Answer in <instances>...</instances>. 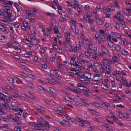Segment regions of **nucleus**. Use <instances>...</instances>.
I'll return each instance as SVG.
<instances>
[{"mask_svg": "<svg viewBox=\"0 0 131 131\" xmlns=\"http://www.w3.org/2000/svg\"><path fill=\"white\" fill-rule=\"evenodd\" d=\"M42 121L40 122L39 123H38L37 125L34 126V128L36 130H38L43 126V124L42 123Z\"/></svg>", "mask_w": 131, "mask_h": 131, "instance_id": "7ed1b4c3", "label": "nucleus"}, {"mask_svg": "<svg viewBox=\"0 0 131 131\" xmlns=\"http://www.w3.org/2000/svg\"><path fill=\"white\" fill-rule=\"evenodd\" d=\"M98 55L96 54H94L93 55V58L94 59H96L98 57Z\"/></svg>", "mask_w": 131, "mask_h": 131, "instance_id": "774afa93", "label": "nucleus"}, {"mask_svg": "<svg viewBox=\"0 0 131 131\" xmlns=\"http://www.w3.org/2000/svg\"><path fill=\"white\" fill-rule=\"evenodd\" d=\"M5 11L3 9H1L0 10V15L3 14L4 13Z\"/></svg>", "mask_w": 131, "mask_h": 131, "instance_id": "e2e57ef3", "label": "nucleus"}, {"mask_svg": "<svg viewBox=\"0 0 131 131\" xmlns=\"http://www.w3.org/2000/svg\"><path fill=\"white\" fill-rule=\"evenodd\" d=\"M0 29L5 34H8V31L6 30L5 27L4 26L0 24Z\"/></svg>", "mask_w": 131, "mask_h": 131, "instance_id": "39448f33", "label": "nucleus"}, {"mask_svg": "<svg viewBox=\"0 0 131 131\" xmlns=\"http://www.w3.org/2000/svg\"><path fill=\"white\" fill-rule=\"evenodd\" d=\"M112 61L115 63H117L119 62V59L115 56H113L112 57Z\"/></svg>", "mask_w": 131, "mask_h": 131, "instance_id": "0eeeda50", "label": "nucleus"}, {"mask_svg": "<svg viewBox=\"0 0 131 131\" xmlns=\"http://www.w3.org/2000/svg\"><path fill=\"white\" fill-rule=\"evenodd\" d=\"M43 126L44 127L45 129L47 130H49L50 128L49 127V124L47 122H45V124Z\"/></svg>", "mask_w": 131, "mask_h": 131, "instance_id": "9d476101", "label": "nucleus"}, {"mask_svg": "<svg viewBox=\"0 0 131 131\" xmlns=\"http://www.w3.org/2000/svg\"><path fill=\"white\" fill-rule=\"evenodd\" d=\"M3 6L5 7V8L7 10H10V9L9 7L5 4H4V5Z\"/></svg>", "mask_w": 131, "mask_h": 131, "instance_id": "a19ab883", "label": "nucleus"}, {"mask_svg": "<svg viewBox=\"0 0 131 131\" xmlns=\"http://www.w3.org/2000/svg\"><path fill=\"white\" fill-rule=\"evenodd\" d=\"M70 5L71 6V7L72 8H74V9H76L77 7H78L79 6V5H78L77 4H74L73 5H72L71 3H70Z\"/></svg>", "mask_w": 131, "mask_h": 131, "instance_id": "6ab92c4d", "label": "nucleus"}, {"mask_svg": "<svg viewBox=\"0 0 131 131\" xmlns=\"http://www.w3.org/2000/svg\"><path fill=\"white\" fill-rule=\"evenodd\" d=\"M104 15H105V17L108 18H110L111 17L110 16V14H108L107 13H106Z\"/></svg>", "mask_w": 131, "mask_h": 131, "instance_id": "8fccbe9b", "label": "nucleus"}, {"mask_svg": "<svg viewBox=\"0 0 131 131\" xmlns=\"http://www.w3.org/2000/svg\"><path fill=\"white\" fill-rule=\"evenodd\" d=\"M77 11L78 12V13H76V15L77 16H79L80 14L82 13L81 9L79 8V7H78L77 8Z\"/></svg>", "mask_w": 131, "mask_h": 131, "instance_id": "cd10ccee", "label": "nucleus"}, {"mask_svg": "<svg viewBox=\"0 0 131 131\" xmlns=\"http://www.w3.org/2000/svg\"><path fill=\"white\" fill-rule=\"evenodd\" d=\"M89 110L90 112H91L93 113L94 114H95L97 115L98 114V113L96 111L93 109H90Z\"/></svg>", "mask_w": 131, "mask_h": 131, "instance_id": "c9c22d12", "label": "nucleus"}, {"mask_svg": "<svg viewBox=\"0 0 131 131\" xmlns=\"http://www.w3.org/2000/svg\"><path fill=\"white\" fill-rule=\"evenodd\" d=\"M121 47L120 46L117 45L115 47V49L117 51H119L121 49Z\"/></svg>", "mask_w": 131, "mask_h": 131, "instance_id": "3c124183", "label": "nucleus"}, {"mask_svg": "<svg viewBox=\"0 0 131 131\" xmlns=\"http://www.w3.org/2000/svg\"><path fill=\"white\" fill-rule=\"evenodd\" d=\"M81 70V67H77V68H76L75 69V70H77V71H79L77 72H77H75L77 73H75V74L76 75H78L81 72L80 71V70Z\"/></svg>", "mask_w": 131, "mask_h": 131, "instance_id": "2eb2a0df", "label": "nucleus"}, {"mask_svg": "<svg viewBox=\"0 0 131 131\" xmlns=\"http://www.w3.org/2000/svg\"><path fill=\"white\" fill-rule=\"evenodd\" d=\"M91 104L95 105V106H97V107H99L100 106V104H99L98 103H96V102H91L90 103Z\"/></svg>", "mask_w": 131, "mask_h": 131, "instance_id": "c03bdc74", "label": "nucleus"}, {"mask_svg": "<svg viewBox=\"0 0 131 131\" xmlns=\"http://www.w3.org/2000/svg\"><path fill=\"white\" fill-rule=\"evenodd\" d=\"M101 75L99 74H95L93 78V80L95 81H98L100 80L101 79L100 77Z\"/></svg>", "mask_w": 131, "mask_h": 131, "instance_id": "423d86ee", "label": "nucleus"}, {"mask_svg": "<svg viewBox=\"0 0 131 131\" xmlns=\"http://www.w3.org/2000/svg\"><path fill=\"white\" fill-rule=\"evenodd\" d=\"M120 24L123 25V27L125 28L126 27L125 25V22L123 20H120L119 21Z\"/></svg>", "mask_w": 131, "mask_h": 131, "instance_id": "c756f323", "label": "nucleus"}, {"mask_svg": "<svg viewBox=\"0 0 131 131\" xmlns=\"http://www.w3.org/2000/svg\"><path fill=\"white\" fill-rule=\"evenodd\" d=\"M122 41H123V44L125 45H126L127 44V42L125 40L124 38H122Z\"/></svg>", "mask_w": 131, "mask_h": 131, "instance_id": "6e6d98bb", "label": "nucleus"}, {"mask_svg": "<svg viewBox=\"0 0 131 131\" xmlns=\"http://www.w3.org/2000/svg\"><path fill=\"white\" fill-rule=\"evenodd\" d=\"M27 77H29L33 80H35L36 79V77L32 74L28 75Z\"/></svg>", "mask_w": 131, "mask_h": 131, "instance_id": "aec40b11", "label": "nucleus"}, {"mask_svg": "<svg viewBox=\"0 0 131 131\" xmlns=\"http://www.w3.org/2000/svg\"><path fill=\"white\" fill-rule=\"evenodd\" d=\"M96 23L98 25H101L102 24V20H101V19L100 18L96 20Z\"/></svg>", "mask_w": 131, "mask_h": 131, "instance_id": "bb28decb", "label": "nucleus"}, {"mask_svg": "<svg viewBox=\"0 0 131 131\" xmlns=\"http://www.w3.org/2000/svg\"><path fill=\"white\" fill-rule=\"evenodd\" d=\"M75 119L78 122H80L81 121H82L83 120L82 119L79 118L78 117H75Z\"/></svg>", "mask_w": 131, "mask_h": 131, "instance_id": "864d4df0", "label": "nucleus"}, {"mask_svg": "<svg viewBox=\"0 0 131 131\" xmlns=\"http://www.w3.org/2000/svg\"><path fill=\"white\" fill-rule=\"evenodd\" d=\"M7 117L8 118L12 119L13 120H16L15 118H14V116L13 115H8L7 116Z\"/></svg>", "mask_w": 131, "mask_h": 131, "instance_id": "ea45409f", "label": "nucleus"}, {"mask_svg": "<svg viewBox=\"0 0 131 131\" xmlns=\"http://www.w3.org/2000/svg\"><path fill=\"white\" fill-rule=\"evenodd\" d=\"M23 25L26 28L29 29L30 28V26L28 25V23L26 21H24L23 22Z\"/></svg>", "mask_w": 131, "mask_h": 131, "instance_id": "ddd939ff", "label": "nucleus"}, {"mask_svg": "<svg viewBox=\"0 0 131 131\" xmlns=\"http://www.w3.org/2000/svg\"><path fill=\"white\" fill-rule=\"evenodd\" d=\"M46 13L48 16H50L52 17L55 16V14L54 13H51L49 12H46Z\"/></svg>", "mask_w": 131, "mask_h": 131, "instance_id": "393cba45", "label": "nucleus"}, {"mask_svg": "<svg viewBox=\"0 0 131 131\" xmlns=\"http://www.w3.org/2000/svg\"><path fill=\"white\" fill-rule=\"evenodd\" d=\"M15 119L16 120H14V125L17 126L18 125H20L21 122V121L17 119V118H15Z\"/></svg>", "mask_w": 131, "mask_h": 131, "instance_id": "1a4fd4ad", "label": "nucleus"}, {"mask_svg": "<svg viewBox=\"0 0 131 131\" xmlns=\"http://www.w3.org/2000/svg\"><path fill=\"white\" fill-rule=\"evenodd\" d=\"M84 123L83 121L82 120V121L79 122V125L85 128L86 127V126L84 124Z\"/></svg>", "mask_w": 131, "mask_h": 131, "instance_id": "2f4dec72", "label": "nucleus"}, {"mask_svg": "<svg viewBox=\"0 0 131 131\" xmlns=\"http://www.w3.org/2000/svg\"><path fill=\"white\" fill-rule=\"evenodd\" d=\"M112 61H111L108 59H107L106 61V63L108 64H111L112 62Z\"/></svg>", "mask_w": 131, "mask_h": 131, "instance_id": "13d9d810", "label": "nucleus"}, {"mask_svg": "<svg viewBox=\"0 0 131 131\" xmlns=\"http://www.w3.org/2000/svg\"><path fill=\"white\" fill-rule=\"evenodd\" d=\"M74 88L75 90L76 93H79L81 91V90L80 88L77 87H75V88Z\"/></svg>", "mask_w": 131, "mask_h": 131, "instance_id": "4c0bfd02", "label": "nucleus"}, {"mask_svg": "<svg viewBox=\"0 0 131 131\" xmlns=\"http://www.w3.org/2000/svg\"><path fill=\"white\" fill-rule=\"evenodd\" d=\"M105 74V77L106 78H109L111 76V73L110 71L106 72Z\"/></svg>", "mask_w": 131, "mask_h": 131, "instance_id": "9b49d317", "label": "nucleus"}, {"mask_svg": "<svg viewBox=\"0 0 131 131\" xmlns=\"http://www.w3.org/2000/svg\"><path fill=\"white\" fill-rule=\"evenodd\" d=\"M79 43L80 44V45H83V41L82 40H80L79 41Z\"/></svg>", "mask_w": 131, "mask_h": 131, "instance_id": "0e129e2a", "label": "nucleus"}, {"mask_svg": "<svg viewBox=\"0 0 131 131\" xmlns=\"http://www.w3.org/2000/svg\"><path fill=\"white\" fill-rule=\"evenodd\" d=\"M6 14L7 15V17L10 20H11V17L12 16V11L11 10H8L6 11Z\"/></svg>", "mask_w": 131, "mask_h": 131, "instance_id": "20e7f679", "label": "nucleus"}, {"mask_svg": "<svg viewBox=\"0 0 131 131\" xmlns=\"http://www.w3.org/2000/svg\"><path fill=\"white\" fill-rule=\"evenodd\" d=\"M67 10L70 14H72V11L70 8H67Z\"/></svg>", "mask_w": 131, "mask_h": 131, "instance_id": "bf43d9fd", "label": "nucleus"}, {"mask_svg": "<svg viewBox=\"0 0 131 131\" xmlns=\"http://www.w3.org/2000/svg\"><path fill=\"white\" fill-rule=\"evenodd\" d=\"M6 98H7V96L6 95H1V99L2 100H4Z\"/></svg>", "mask_w": 131, "mask_h": 131, "instance_id": "473e14b6", "label": "nucleus"}, {"mask_svg": "<svg viewBox=\"0 0 131 131\" xmlns=\"http://www.w3.org/2000/svg\"><path fill=\"white\" fill-rule=\"evenodd\" d=\"M49 90L51 93L52 94H54V90L53 88L50 87L49 88Z\"/></svg>", "mask_w": 131, "mask_h": 131, "instance_id": "de8ad7c7", "label": "nucleus"}, {"mask_svg": "<svg viewBox=\"0 0 131 131\" xmlns=\"http://www.w3.org/2000/svg\"><path fill=\"white\" fill-rule=\"evenodd\" d=\"M83 87L84 88V89H83V91H85L86 92H89V89L86 88L84 86H83Z\"/></svg>", "mask_w": 131, "mask_h": 131, "instance_id": "680f3d73", "label": "nucleus"}, {"mask_svg": "<svg viewBox=\"0 0 131 131\" xmlns=\"http://www.w3.org/2000/svg\"><path fill=\"white\" fill-rule=\"evenodd\" d=\"M15 81H16L17 83L18 84H22L23 82L20 79L16 78H15Z\"/></svg>", "mask_w": 131, "mask_h": 131, "instance_id": "4468645a", "label": "nucleus"}, {"mask_svg": "<svg viewBox=\"0 0 131 131\" xmlns=\"http://www.w3.org/2000/svg\"><path fill=\"white\" fill-rule=\"evenodd\" d=\"M103 10L104 12L108 13L109 14H110L111 13V12L109 8H104Z\"/></svg>", "mask_w": 131, "mask_h": 131, "instance_id": "a878e982", "label": "nucleus"}, {"mask_svg": "<svg viewBox=\"0 0 131 131\" xmlns=\"http://www.w3.org/2000/svg\"><path fill=\"white\" fill-rule=\"evenodd\" d=\"M76 26L75 24H72L71 25V29H75Z\"/></svg>", "mask_w": 131, "mask_h": 131, "instance_id": "09e8293b", "label": "nucleus"}, {"mask_svg": "<svg viewBox=\"0 0 131 131\" xmlns=\"http://www.w3.org/2000/svg\"><path fill=\"white\" fill-rule=\"evenodd\" d=\"M70 40V37H66L65 39V41L66 43L69 42Z\"/></svg>", "mask_w": 131, "mask_h": 131, "instance_id": "a18cd8bd", "label": "nucleus"}, {"mask_svg": "<svg viewBox=\"0 0 131 131\" xmlns=\"http://www.w3.org/2000/svg\"><path fill=\"white\" fill-rule=\"evenodd\" d=\"M93 66L92 63L90 64L89 66H88L87 67V70H89L90 68H93Z\"/></svg>", "mask_w": 131, "mask_h": 131, "instance_id": "5fc2aeb1", "label": "nucleus"}, {"mask_svg": "<svg viewBox=\"0 0 131 131\" xmlns=\"http://www.w3.org/2000/svg\"><path fill=\"white\" fill-rule=\"evenodd\" d=\"M27 85L28 86H29V87L33 88L34 87V86L32 83L30 82H27Z\"/></svg>", "mask_w": 131, "mask_h": 131, "instance_id": "c85d7f7f", "label": "nucleus"}, {"mask_svg": "<svg viewBox=\"0 0 131 131\" xmlns=\"http://www.w3.org/2000/svg\"><path fill=\"white\" fill-rule=\"evenodd\" d=\"M53 30L55 33L57 34L59 32L58 29L56 27H54L53 28Z\"/></svg>", "mask_w": 131, "mask_h": 131, "instance_id": "4d7b16f0", "label": "nucleus"}, {"mask_svg": "<svg viewBox=\"0 0 131 131\" xmlns=\"http://www.w3.org/2000/svg\"><path fill=\"white\" fill-rule=\"evenodd\" d=\"M14 130L15 131H21V128L20 126H18L15 127Z\"/></svg>", "mask_w": 131, "mask_h": 131, "instance_id": "4be33fe9", "label": "nucleus"}, {"mask_svg": "<svg viewBox=\"0 0 131 131\" xmlns=\"http://www.w3.org/2000/svg\"><path fill=\"white\" fill-rule=\"evenodd\" d=\"M1 21L2 22L1 23L3 24L7 25L8 24V22L6 20H1Z\"/></svg>", "mask_w": 131, "mask_h": 131, "instance_id": "49530a36", "label": "nucleus"}, {"mask_svg": "<svg viewBox=\"0 0 131 131\" xmlns=\"http://www.w3.org/2000/svg\"><path fill=\"white\" fill-rule=\"evenodd\" d=\"M123 115V116L125 117V118L127 119L129 118V115L128 114L126 113H124Z\"/></svg>", "mask_w": 131, "mask_h": 131, "instance_id": "e433bc0d", "label": "nucleus"}, {"mask_svg": "<svg viewBox=\"0 0 131 131\" xmlns=\"http://www.w3.org/2000/svg\"><path fill=\"white\" fill-rule=\"evenodd\" d=\"M100 35L101 36H102V35H103V34H105V32H108V31L107 30H105V32H104L103 30H100Z\"/></svg>", "mask_w": 131, "mask_h": 131, "instance_id": "7c9ffc66", "label": "nucleus"}, {"mask_svg": "<svg viewBox=\"0 0 131 131\" xmlns=\"http://www.w3.org/2000/svg\"><path fill=\"white\" fill-rule=\"evenodd\" d=\"M19 74L24 77L26 78V75L23 72H19Z\"/></svg>", "mask_w": 131, "mask_h": 131, "instance_id": "72a5a7b5", "label": "nucleus"}, {"mask_svg": "<svg viewBox=\"0 0 131 131\" xmlns=\"http://www.w3.org/2000/svg\"><path fill=\"white\" fill-rule=\"evenodd\" d=\"M101 47L102 52L104 53H106L107 51L106 48L103 45Z\"/></svg>", "mask_w": 131, "mask_h": 131, "instance_id": "5701e85b", "label": "nucleus"}, {"mask_svg": "<svg viewBox=\"0 0 131 131\" xmlns=\"http://www.w3.org/2000/svg\"><path fill=\"white\" fill-rule=\"evenodd\" d=\"M92 14L90 12H88L86 17V20H89L90 19V17H91Z\"/></svg>", "mask_w": 131, "mask_h": 131, "instance_id": "412c9836", "label": "nucleus"}, {"mask_svg": "<svg viewBox=\"0 0 131 131\" xmlns=\"http://www.w3.org/2000/svg\"><path fill=\"white\" fill-rule=\"evenodd\" d=\"M122 53L123 54L124 56H126L127 54V51L125 50H123L122 52Z\"/></svg>", "mask_w": 131, "mask_h": 131, "instance_id": "603ef678", "label": "nucleus"}, {"mask_svg": "<svg viewBox=\"0 0 131 131\" xmlns=\"http://www.w3.org/2000/svg\"><path fill=\"white\" fill-rule=\"evenodd\" d=\"M86 47L87 48L88 51L87 52H85V54L86 56L89 57L90 56L91 53L92 52V50L90 47V46L89 45H87Z\"/></svg>", "mask_w": 131, "mask_h": 131, "instance_id": "f03ea898", "label": "nucleus"}, {"mask_svg": "<svg viewBox=\"0 0 131 131\" xmlns=\"http://www.w3.org/2000/svg\"><path fill=\"white\" fill-rule=\"evenodd\" d=\"M109 81V80L108 79H106L104 81L102 82V83L103 84H107V82Z\"/></svg>", "mask_w": 131, "mask_h": 131, "instance_id": "37998d69", "label": "nucleus"}, {"mask_svg": "<svg viewBox=\"0 0 131 131\" xmlns=\"http://www.w3.org/2000/svg\"><path fill=\"white\" fill-rule=\"evenodd\" d=\"M7 80L9 82L12 83H13L15 81V78L14 79L11 77L7 78Z\"/></svg>", "mask_w": 131, "mask_h": 131, "instance_id": "f8f14e48", "label": "nucleus"}, {"mask_svg": "<svg viewBox=\"0 0 131 131\" xmlns=\"http://www.w3.org/2000/svg\"><path fill=\"white\" fill-rule=\"evenodd\" d=\"M9 106V105L8 103H2L1 104V106L2 108H5L6 107H8Z\"/></svg>", "mask_w": 131, "mask_h": 131, "instance_id": "dca6fc26", "label": "nucleus"}, {"mask_svg": "<svg viewBox=\"0 0 131 131\" xmlns=\"http://www.w3.org/2000/svg\"><path fill=\"white\" fill-rule=\"evenodd\" d=\"M108 45L109 47L112 48L113 45V42L112 41H110L108 43Z\"/></svg>", "mask_w": 131, "mask_h": 131, "instance_id": "58836bf2", "label": "nucleus"}, {"mask_svg": "<svg viewBox=\"0 0 131 131\" xmlns=\"http://www.w3.org/2000/svg\"><path fill=\"white\" fill-rule=\"evenodd\" d=\"M113 121L116 123H118V119L116 117H115L113 119Z\"/></svg>", "mask_w": 131, "mask_h": 131, "instance_id": "69168bd1", "label": "nucleus"}, {"mask_svg": "<svg viewBox=\"0 0 131 131\" xmlns=\"http://www.w3.org/2000/svg\"><path fill=\"white\" fill-rule=\"evenodd\" d=\"M51 74L53 75L57 74H58V72L57 71L55 70H52L50 71Z\"/></svg>", "mask_w": 131, "mask_h": 131, "instance_id": "a211bd4d", "label": "nucleus"}, {"mask_svg": "<svg viewBox=\"0 0 131 131\" xmlns=\"http://www.w3.org/2000/svg\"><path fill=\"white\" fill-rule=\"evenodd\" d=\"M113 5L114 6H115L118 8H119V5L118 3L116 2H114L113 3Z\"/></svg>", "mask_w": 131, "mask_h": 131, "instance_id": "f704fd0d", "label": "nucleus"}, {"mask_svg": "<svg viewBox=\"0 0 131 131\" xmlns=\"http://www.w3.org/2000/svg\"><path fill=\"white\" fill-rule=\"evenodd\" d=\"M29 12L30 15H35L36 14L35 12H34L32 10H30Z\"/></svg>", "mask_w": 131, "mask_h": 131, "instance_id": "052dcab7", "label": "nucleus"}, {"mask_svg": "<svg viewBox=\"0 0 131 131\" xmlns=\"http://www.w3.org/2000/svg\"><path fill=\"white\" fill-rule=\"evenodd\" d=\"M13 3V2H12L11 1H9L7 2H6L5 4H6L9 5L10 6H12Z\"/></svg>", "mask_w": 131, "mask_h": 131, "instance_id": "79ce46f5", "label": "nucleus"}, {"mask_svg": "<svg viewBox=\"0 0 131 131\" xmlns=\"http://www.w3.org/2000/svg\"><path fill=\"white\" fill-rule=\"evenodd\" d=\"M77 64L75 63H74L73 64H72L71 65V67L72 68L75 69L76 68H77Z\"/></svg>", "mask_w": 131, "mask_h": 131, "instance_id": "b1692460", "label": "nucleus"}, {"mask_svg": "<svg viewBox=\"0 0 131 131\" xmlns=\"http://www.w3.org/2000/svg\"><path fill=\"white\" fill-rule=\"evenodd\" d=\"M32 53L31 51H29L27 53L25 54L24 56L25 57L29 58L30 56H31Z\"/></svg>", "mask_w": 131, "mask_h": 131, "instance_id": "f3484780", "label": "nucleus"}, {"mask_svg": "<svg viewBox=\"0 0 131 131\" xmlns=\"http://www.w3.org/2000/svg\"><path fill=\"white\" fill-rule=\"evenodd\" d=\"M13 110L15 112H19V114L15 113V118H17V119H18L20 117L21 114L23 112V110L21 109L18 108H16L13 109Z\"/></svg>", "mask_w": 131, "mask_h": 131, "instance_id": "f257e3e1", "label": "nucleus"}, {"mask_svg": "<svg viewBox=\"0 0 131 131\" xmlns=\"http://www.w3.org/2000/svg\"><path fill=\"white\" fill-rule=\"evenodd\" d=\"M9 32L10 33H13L14 32V31L12 27H10Z\"/></svg>", "mask_w": 131, "mask_h": 131, "instance_id": "338daca9", "label": "nucleus"}, {"mask_svg": "<svg viewBox=\"0 0 131 131\" xmlns=\"http://www.w3.org/2000/svg\"><path fill=\"white\" fill-rule=\"evenodd\" d=\"M83 76L87 79H91V74L90 73H85L83 74Z\"/></svg>", "mask_w": 131, "mask_h": 131, "instance_id": "6e6552de", "label": "nucleus"}]
</instances>
